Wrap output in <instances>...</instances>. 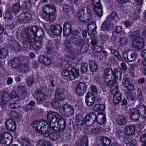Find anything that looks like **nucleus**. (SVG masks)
<instances>
[{
  "label": "nucleus",
  "instance_id": "f257e3e1",
  "mask_svg": "<svg viewBox=\"0 0 146 146\" xmlns=\"http://www.w3.org/2000/svg\"><path fill=\"white\" fill-rule=\"evenodd\" d=\"M112 69L108 68L104 70L102 76L103 81L106 85L111 88V93L114 92V91L118 90L117 84L112 76Z\"/></svg>",
  "mask_w": 146,
  "mask_h": 146
},
{
  "label": "nucleus",
  "instance_id": "f03ea898",
  "mask_svg": "<svg viewBox=\"0 0 146 146\" xmlns=\"http://www.w3.org/2000/svg\"><path fill=\"white\" fill-rule=\"evenodd\" d=\"M47 121L44 120L39 121H34L31 124L33 127L35 128L37 132L41 133L44 137H49V133L51 130L48 125Z\"/></svg>",
  "mask_w": 146,
  "mask_h": 146
},
{
  "label": "nucleus",
  "instance_id": "7ed1b4c3",
  "mask_svg": "<svg viewBox=\"0 0 146 146\" xmlns=\"http://www.w3.org/2000/svg\"><path fill=\"white\" fill-rule=\"evenodd\" d=\"M27 30L32 36H34L33 38L35 40L36 36L42 38L44 36L43 30L35 25L33 26L32 28L30 27L27 28Z\"/></svg>",
  "mask_w": 146,
  "mask_h": 146
},
{
  "label": "nucleus",
  "instance_id": "20e7f679",
  "mask_svg": "<svg viewBox=\"0 0 146 146\" xmlns=\"http://www.w3.org/2000/svg\"><path fill=\"white\" fill-rule=\"evenodd\" d=\"M13 137L9 132H5L0 135V146H8L12 143Z\"/></svg>",
  "mask_w": 146,
  "mask_h": 146
},
{
  "label": "nucleus",
  "instance_id": "39448f33",
  "mask_svg": "<svg viewBox=\"0 0 146 146\" xmlns=\"http://www.w3.org/2000/svg\"><path fill=\"white\" fill-rule=\"evenodd\" d=\"M60 112L66 117H69L74 113L73 108L68 104H64L60 109Z\"/></svg>",
  "mask_w": 146,
  "mask_h": 146
},
{
  "label": "nucleus",
  "instance_id": "423d86ee",
  "mask_svg": "<svg viewBox=\"0 0 146 146\" xmlns=\"http://www.w3.org/2000/svg\"><path fill=\"white\" fill-rule=\"evenodd\" d=\"M137 55L135 51L133 50H129L123 53L122 60L127 62L132 61L135 59Z\"/></svg>",
  "mask_w": 146,
  "mask_h": 146
},
{
  "label": "nucleus",
  "instance_id": "0eeeda50",
  "mask_svg": "<svg viewBox=\"0 0 146 146\" xmlns=\"http://www.w3.org/2000/svg\"><path fill=\"white\" fill-rule=\"evenodd\" d=\"M55 98L58 100L62 101L64 100L68 94L67 91L62 88H57L55 92Z\"/></svg>",
  "mask_w": 146,
  "mask_h": 146
},
{
  "label": "nucleus",
  "instance_id": "6e6552de",
  "mask_svg": "<svg viewBox=\"0 0 146 146\" xmlns=\"http://www.w3.org/2000/svg\"><path fill=\"white\" fill-rule=\"evenodd\" d=\"M25 34L26 35V37H27V40L24 41L23 42V45L25 48L29 49L32 47L33 43L35 40L34 38V36H31L27 31H25Z\"/></svg>",
  "mask_w": 146,
  "mask_h": 146
},
{
  "label": "nucleus",
  "instance_id": "1a4fd4ad",
  "mask_svg": "<svg viewBox=\"0 0 146 146\" xmlns=\"http://www.w3.org/2000/svg\"><path fill=\"white\" fill-rule=\"evenodd\" d=\"M132 44L133 47L138 50L142 49L143 46L144 40L140 36H137L132 40Z\"/></svg>",
  "mask_w": 146,
  "mask_h": 146
},
{
  "label": "nucleus",
  "instance_id": "9d476101",
  "mask_svg": "<svg viewBox=\"0 0 146 146\" xmlns=\"http://www.w3.org/2000/svg\"><path fill=\"white\" fill-rule=\"evenodd\" d=\"M96 115L94 112H92L86 116L85 117V123L89 126L92 125L96 121Z\"/></svg>",
  "mask_w": 146,
  "mask_h": 146
},
{
  "label": "nucleus",
  "instance_id": "9b49d317",
  "mask_svg": "<svg viewBox=\"0 0 146 146\" xmlns=\"http://www.w3.org/2000/svg\"><path fill=\"white\" fill-rule=\"evenodd\" d=\"M85 98L86 103L88 106H90L94 104L95 101V98L92 92H88L86 95Z\"/></svg>",
  "mask_w": 146,
  "mask_h": 146
},
{
  "label": "nucleus",
  "instance_id": "f8f14e48",
  "mask_svg": "<svg viewBox=\"0 0 146 146\" xmlns=\"http://www.w3.org/2000/svg\"><path fill=\"white\" fill-rule=\"evenodd\" d=\"M87 86L86 84L84 82H81L77 86L76 90V93L79 96L83 95L85 92Z\"/></svg>",
  "mask_w": 146,
  "mask_h": 146
},
{
  "label": "nucleus",
  "instance_id": "ddd939ff",
  "mask_svg": "<svg viewBox=\"0 0 146 146\" xmlns=\"http://www.w3.org/2000/svg\"><path fill=\"white\" fill-rule=\"evenodd\" d=\"M31 15L28 13H23L18 16L17 19L21 23H27L28 21L31 18Z\"/></svg>",
  "mask_w": 146,
  "mask_h": 146
},
{
  "label": "nucleus",
  "instance_id": "4468645a",
  "mask_svg": "<svg viewBox=\"0 0 146 146\" xmlns=\"http://www.w3.org/2000/svg\"><path fill=\"white\" fill-rule=\"evenodd\" d=\"M7 129L11 131H14L16 130V125L15 122L12 119L7 120L5 123Z\"/></svg>",
  "mask_w": 146,
  "mask_h": 146
},
{
  "label": "nucleus",
  "instance_id": "2eb2a0df",
  "mask_svg": "<svg viewBox=\"0 0 146 146\" xmlns=\"http://www.w3.org/2000/svg\"><path fill=\"white\" fill-rule=\"evenodd\" d=\"M50 29L53 35L57 36H59L62 32V26L59 25L51 26Z\"/></svg>",
  "mask_w": 146,
  "mask_h": 146
},
{
  "label": "nucleus",
  "instance_id": "dca6fc26",
  "mask_svg": "<svg viewBox=\"0 0 146 146\" xmlns=\"http://www.w3.org/2000/svg\"><path fill=\"white\" fill-rule=\"evenodd\" d=\"M84 10V8L80 9L77 13V16L78 19L80 21L83 22L84 23H88L87 19L86 20L85 19L87 18V16L85 14Z\"/></svg>",
  "mask_w": 146,
  "mask_h": 146
},
{
  "label": "nucleus",
  "instance_id": "f3484780",
  "mask_svg": "<svg viewBox=\"0 0 146 146\" xmlns=\"http://www.w3.org/2000/svg\"><path fill=\"white\" fill-rule=\"evenodd\" d=\"M43 12L46 14H54L56 9L53 5L50 4L45 5L42 8Z\"/></svg>",
  "mask_w": 146,
  "mask_h": 146
},
{
  "label": "nucleus",
  "instance_id": "a211bd4d",
  "mask_svg": "<svg viewBox=\"0 0 146 146\" xmlns=\"http://www.w3.org/2000/svg\"><path fill=\"white\" fill-rule=\"evenodd\" d=\"M8 44L9 46L13 51H19L20 49V44L13 40H9Z\"/></svg>",
  "mask_w": 146,
  "mask_h": 146
},
{
  "label": "nucleus",
  "instance_id": "6ab92c4d",
  "mask_svg": "<svg viewBox=\"0 0 146 146\" xmlns=\"http://www.w3.org/2000/svg\"><path fill=\"white\" fill-rule=\"evenodd\" d=\"M61 116L57 113L53 111L48 112L47 114L48 120L49 123L52 122L55 119V121H57V118H59Z\"/></svg>",
  "mask_w": 146,
  "mask_h": 146
},
{
  "label": "nucleus",
  "instance_id": "aec40b11",
  "mask_svg": "<svg viewBox=\"0 0 146 146\" xmlns=\"http://www.w3.org/2000/svg\"><path fill=\"white\" fill-rule=\"evenodd\" d=\"M71 39L74 44L77 46H81V49L82 48V46L85 44L86 42L85 39L77 38L76 37H72Z\"/></svg>",
  "mask_w": 146,
  "mask_h": 146
},
{
  "label": "nucleus",
  "instance_id": "412c9836",
  "mask_svg": "<svg viewBox=\"0 0 146 146\" xmlns=\"http://www.w3.org/2000/svg\"><path fill=\"white\" fill-rule=\"evenodd\" d=\"M113 95V102L115 104H117L121 101V95L119 93L118 90L114 91V92L111 93Z\"/></svg>",
  "mask_w": 146,
  "mask_h": 146
},
{
  "label": "nucleus",
  "instance_id": "4be33fe9",
  "mask_svg": "<svg viewBox=\"0 0 146 146\" xmlns=\"http://www.w3.org/2000/svg\"><path fill=\"white\" fill-rule=\"evenodd\" d=\"M116 121L118 125H124L127 123V118L125 115H118L116 118Z\"/></svg>",
  "mask_w": 146,
  "mask_h": 146
},
{
  "label": "nucleus",
  "instance_id": "5701e85b",
  "mask_svg": "<svg viewBox=\"0 0 146 146\" xmlns=\"http://www.w3.org/2000/svg\"><path fill=\"white\" fill-rule=\"evenodd\" d=\"M136 110L142 117L146 118V107L145 106L139 105L137 107Z\"/></svg>",
  "mask_w": 146,
  "mask_h": 146
},
{
  "label": "nucleus",
  "instance_id": "b1692460",
  "mask_svg": "<svg viewBox=\"0 0 146 146\" xmlns=\"http://www.w3.org/2000/svg\"><path fill=\"white\" fill-rule=\"evenodd\" d=\"M60 132L63 131L65 129L66 127V121L65 119L61 116L57 120Z\"/></svg>",
  "mask_w": 146,
  "mask_h": 146
},
{
  "label": "nucleus",
  "instance_id": "393cba45",
  "mask_svg": "<svg viewBox=\"0 0 146 146\" xmlns=\"http://www.w3.org/2000/svg\"><path fill=\"white\" fill-rule=\"evenodd\" d=\"M135 127L133 125L127 126L124 129L125 133L128 135H133L135 133Z\"/></svg>",
  "mask_w": 146,
  "mask_h": 146
},
{
  "label": "nucleus",
  "instance_id": "a878e982",
  "mask_svg": "<svg viewBox=\"0 0 146 146\" xmlns=\"http://www.w3.org/2000/svg\"><path fill=\"white\" fill-rule=\"evenodd\" d=\"M119 70L116 68L114 69L113 70L112 69V75L113 76V77L115 78V79L116 80H118L120 81L121 80V76L122 73L121 72L119 71Z\"/></svg>",
  "mask_w": 146,
  "mask_h": 146
},
{
  "label": "nucleus",
  "instance_id": "bb28decb",
  "mask_svg": "<svg viewBox=\"0 0 146 146\" xmlns=\"http://www.w3.org/2000/svg\"><path fill=\"white\" fill-rule=\"evenodd\" d=\"M36 94L37 96L36 100L37 102L42 103L45 101L46 96L43 93L39 91H37Z\"/></svg>",
  "mask_w": 146,
  "mask_h": 146
},
{
  "label": "nucleus",
  "instance_id": "cd10ccee",
  "mask_svg": "<svg viewBox=\"0 0 146 146\" xmlns=\"http://www.w3.org/2000/svg\"><path fill=\"white\" fill-rule=\"evenodd\" d=\"M110 22L109 19H107L102 24L101 30L103 31H108L110 30Z\"/></svg>",
  "mask_w": 146,
  "mask_h": 146
},
{
  "label": "nucleus",
  "instance_id": "c85d7f7f",
  "mask_svg": "<svg viewBox=\"0 0 146 146\" xmlns=\"http://www.w3.org/2000/svg\"><path fill=\"white\" fill-rule=\"evenodd\" d=\"M38 60L40 62L43 63L46 65H50L51 62L50 58L43 56H39Z\"/></svg>",
  "mask_w": 146,
  "mask_h": 146
},
{
  "label": "nucleus",
  "instance_id": "c756f323",
  "mask_svg": "<svg viewBox=\"0 0 146 146\" xmlns=\"http://www.w3.org/2000/svg\"><path fill=\"white\" fill-rule=\"evenodd\" d=\"M131 117L132 120L136 121L138 119L140 115L135 109H131L130 110Z\"/></svg>",
  "mask_w": 146,
  "mask_h": 146
},
{
  "label": "nucleus",
  "instance_id": "7c9ffc66",
  "mask_svg": "<svg viewBox=\"0 0 146 146\" xmlns=\"http://www.w3.org/2000/svg\"><path fill=\"white\" fill-rule=\"evenodd\" d=\"M71 73V75L70 76V79L74 80L75 78H77L79 75V70L75 68H72L70 70Z\"/></svg>",
  "mask_w": 146,
  "mask_h": 146
},
{
  "label": "nucleus",
  "instance_id": "2f4dec72",
  "mask_svg": "<svg viewBox=\"0 0 146 146\" xmlns=\"http://www.w3.org/2000/svg\"><path fill=\"white\" fill-rule=\"evenodd\" d=\"M96 119L97 122L100 124L104 123L106 121L105 115L104 114H98L96 115Z\"/></svg>",
  "mask_w": 146,
  "mask_h": 146
},
{
  "label": "nucleus",
  "instance_id": "473e14b6",
  "mask_svg": "<svg viewBox=\"0 0 146 146\" xmlns=\"http://www.w3.org/2000/svg\"><path fill=\"white\" fill-rule=\"evenodd\" d=\"M50 129L54 131H59V128L58 123L57 121H52L49 124H47Z\"/></svg>",
  "mask_w": 146,
  "mask_h": 146
},
{
  "label": "nucleus",
  "instance_id": "72a5a7b5",
  "mask_svg": "<svg viewBox=\"0 0 146 146\" xmlns=\"http://www.w3.org/2000/svg\"><path fill=\"white\" fill-rule=\"evenodd\" d=\"M18 141L22 146H33L29 140L25 138L19 139Z\"/></svg>",
  "mask_w": 146,
  "mask_h": 146
},
{
  "label": "nucleus",
  "instance_id": "f704fd0d",
  "mask_svg": "<svg viewBox=\"0 0 146 146\" xmlns=\"http://www.w3.org/2000/svg\"><path fill=\"white\" fill-rule=\"evenodd\" d=\"M105 109V106L104 104H96L93 107V110L94 111L98 112L100 111H103Z\"/></svg>",
  "mask_w": 146,
  "mask_h": 146
},
{
  "label": "nucleus",
  "instance_id": "c9c22d12",
  "mask_svg": "<svg viewBox=\"0 0 146 146\" xmlns=\"http://www.w3.org/2000/svg\"><path fill=\"white\" fill-rule=\"evenodd\" d=\"M18 70L22 73H25L29 72V68L27 65L23 64L19 66Z\"/></svg>",
  "mask_w": 146,
  "mask_h": 146
},
{
  "label": "nucleus",
  "instance_id": "e433bc0d",
  "mask_svg": "<svg viewBox=\"0 0 146 146\" xmlns=\"http://www.w3.org/2000/svg\"><path fill=\"white\" fill-rule=\"evenodd\" d=\"M90 70L92 72H96L98 68V66L95 62L93 60L89 62Z\"/></svg>",
  "mask_w": 146,
  "mask_h": 146
},
{
  "label": "nucleus",
  "instance_id": "4c0bfd02",
  "mask_svg": "<svg viewBox=\"0 0 146 146\" xmlns=\"http://www.w3.org/2000/svg\"><path fill=\"white\" fill-rule=\"evenodd\" d=\"M61 136V133L59 132L51 133L49 135V138L52 140L55 141L60 138Z\"/></svg>",
  "mask_w": 146,
  "mask_h": 146
},
{
  "label": "nucleus",
  "instance_id": "58836bf2",
  "mask_svg": "<svg viewBox=\"0 0 146 146\" xmlns=\"http://www.w3.org/2000/svg\"><path fill=\"white\" fill-rule=\"evenodd\" d=\"M56 17L54 14H46L44 17L45 20L48 22H53L55 19Z\"/></svg>",
  "mask_w": 146,
  "mask_h": 146
},
{
  "label": "nucleus",
  "instance_id": "ea45409f",
  "mask_svg": "<svg viewBox=\"0 0 146 146\" xmlns=\"http://www.w3.org/2000/svg\"><path fill=\"white\" fill-rule=\"evenodd\" d=\"M76 124L78 125H81L85 123V120L83 116L81 114H78L76 116Z\"/></svg>",
  "mask_w": 146,
  "mask_h": 146
},
{
  "label": "nucleus",
  "instance_id": "a19ab883",
  "mask_svg": "<svg viewBox=\"0 0 146 146\" xmlns=\"http://www.w3.org/2000/svg\"><path fill=\"white\" fill-rule=\"evenodd\" d=\"M19 60L17 58H13L12 61L11 66L13 68L18 69L19 65Z\"/></svg>",
  "mask_w": 146,
  "mask_h": 146
},
{
  "label": "nucleus",
  "instance_id": "79ce46f5",
  "mask_svg": "<svg viewBox=\"0 0 146 146\" xmlns=\"http://www.w3.org/2000/svg\"><path fill=\"white\" fill-rule=\"evenodd\" d=\"M100 141L102 143V144L106 146L110 145L111 141L110 139L105 137H102L100 138Z\"/></svg>",
  "mask_w": 146,
  "mask_h": 146
},
{
  "label": "nucleus",
  "instance_id": "37998d69",
  "mask_svg": "<svg viewBox=\"0 0 146 146\" xmlns=\"http://www.w3.org/2000/svg\"><path fill=\"white\" fill-rule=\"evenodd\" d=\"M8 55L7 50L5 48L0 49V58H5Z\"/></svg>",
  "mask_w": 146,
  "mask_h": 146
},
{
  "label": "nucleus",
  "instance_id": "c03bdc74",
  "mask_svg": "<svg viewBox=\"0 0 146 146\" xmlns=\"http://www.w3.org/2000/svg\"><path fill=\"white\" fill-rule=\"evenodd\" d=\"M11 98L14 101H18L19 99L18 94L15 92L13 91L10 94Z\"/></svg>",
  "mask_w": 146,
  "mask_h": 146
},
{
  "label": "nucleus",
  "instance_id": "a18cd8bd",
  "mask_svg": "<svg viewBox=\"0 0 146 146\" xmlns=\"http://www.w3.org/2000/svg\"><path fill=\"white\" fill-rule=\"evenodd\" d=\"M9 101V99L7 97L3 96L1 97L0 104L2 108H4L7 104Z\"/></svg>",
  "mask_w": 146,
  "mask_h": 146
},
{
  "label": "nucleus",
  "instance_id": "49530a36",
  "mask_svg": "<svg viewBox=\"0 0 146 146\" xmlns=\"http://www.w3.org/2000/svg\"><path fill=\"white\" fill-rule=\"evenodd\" d=\"M119 42L122 45H124L127 44V37L125 34L123 36H121Z\"/></svg>",
  "mask_w": 146,
  "mask_h": 146
},
{
  "label": "nucleus",
  "instance_id": "de8ad7c7",
  "mask_svg": "<svg viewBox=\"0 0 146 146\" xmlns=\"http://www.w3.org/2000/svg\"><path fill=\"white\" fill-rule=\"evenodd\" d=\"M94 12L98 17H100L102 15L103 13L101 6L94 7Z\"/></svg>",
  "mask_w": 146,
  "mask_h": 146
},
{
  "label": "nucleus",
  "instance_id": "09e8293b",
  "mask_svg": "<svg viewBox=\"0 0 146 146\" xmlns=\"http://www.w3.org/2000/svg\"><path fill=\"white\" fill-rule=\"evenodd\" d=\"M36 146H51V145L49 142L40 139L37 142Z\"/></svg>",
  "mask_w": 146,
  "mask_h": 146
},
{
  "label": "nucleus",
  "instance_id": "8fccbe9b",
  "mask_svg": "<svg viewBox=\"0 0 146 146\" xmlns=\"http://www.w3.org/2000/svg\"><path fill=\"white\" fill-rule=\"evenodd\" d=\"M88 140L87 136L83 137L81 139V144L77 146H88Z\"/></svg>",
  "mask_w": 146,
  "mask_h": 146
},
{
  "label": "nucleus",
  "instance_id": "3c124183",
  "mask_svg": "<svg viewBox=\"0 0 146 146\" xmlns=\"http://www.w3.org/2000/svg\"><path fill=\"white\" fill-rule=\"evenodd\" d=\"M50 104L52 107L55 109H58L60 108L59 102L54 100H52L50 102Z\"/></svg>",
  "mask_w": 146,
  "mask_h": 146
},
{
  "label": "nucleus",
  "instance_id": "603ef678",
  "mask_svg": "<svg viewBox=\"0 0 146 146\" xmlns=\"http://www.w3.org/2000/svg\"><path fill=\"white\" fill-rule=\"evenodd\" d=\"M35 102L33 101H31L26 106L25 108V111H28L32 110L35 106Z\"/></svg>",
  "mask_w": 146,
  "mask_h": 146
},
{
  "label": "nucleus",
  "instance_id": "864d4df0",
  "mask_svg": "<svg viewBox=\"0 0 146 146\" xmlns=\"http://www.w3.org/2000/svg\"><path fill=\"white\" fill-rule=\"evenodd\" d=\"M70 71L67 70H64L62 72L61 74L62 77H67L70 79V76L71 75L70 74Z\"/></svg>",
  "mask_w": 146,
  "mask_h": 146
},
{
  "label": "nucleus",
  "instance_id": "5fc2aeb1",
  "mask_svg": "<svg viewBox=\"0 0 146 146\" xmlns=\"http://www.w3.org/2000/svg\"><path fill=\"white\" fill-rule=\"evenodd\" d=\"M35 46L34 48L37 50H38L40 49L42 47V45L40 41L39 40H35L34 42Z\"/></svg>",
  "mask_w": 146,
  "mask_h": 146
},
{
  "label": "nucleus",
  "instance_id": "6e6d98bb",
  "mask_svg": "<svg viewBox=\"0 0 146 146\" xmlns=\"http://www.w3.org/2000/svg\"><path fill=\"white\" fill-rule=\"evenodd\" d=\"M111 53L119 60L122 59V57L119 54L118 52L116 50L111 48L109 49Z\"/></svg>",
  "mask_w": 146,
  "mask_h": 146
},
{
  "label": "nucleus",
  "instance_id": "4d7b16f0",
  "mask_svg": "<svg viewBox=\"0 0 146 146\" xmlns=\"http://www.w3.org/2000/svg\"><path fill=\"white\" fill-rule=\"evenodd\" d=\"M80 70L82 73L86 72L88 70V64L86 63H82L81 64Z\"/></svg>",
  "mask_w": 146,
  "mask_h": 146
},
{
  "label": "nucleus",
  "instance_id": "13d9d810",
  "mask_svg": "<svg viewBox=\"0 0 146 146\" xmlns=\"http://www.w3.org/2000/svg\"><path fill=\"white\" fill-rule=\"evenodd\" d=\"M10 117L13 119H16L17 118L18 113L15 110L10 111L9 114Z\"/></svg>",
  "mask_w": 146,
  "mask_h": 146
},
{
  "label": "nucleus",
  "instance_id": "bf43d9fd",
  "mask_svg": "<svg viewBox=\"0 0 146 146\" xmlns=\"http://www.w3.org/2000/svg\"><path fill=\"white\" fill-rule=\"evenodd\" d=\"M49 42L52 46V49H58L60 43V42L59 41H56L54 43H52L51 41Z\"/></svg>",
  "mask_w": 146,
  "mask_h": 146
},
{
  "label": "nucleus",
  "instance_id": "052dcab7",
  "mask_svg": "<svg viewBox=\"0 0 146 146\" xmlns=\"http://www.w3.org/2000/svg\"><path fill=\"white\" fill-rule=\"evenodd\" d=\"M3 17L5 19L10 20L13 18V15L8 11H7L3 14Z\"/></svg>",
  "mask_w": 146,
  "mask_h": 146
},
{
  "label": "nucleus",
  "instance_id": "680f3d73",
  "mask_svg": "<svg viewBox=\"0 0 146 146\" xmlns=\"http://www.w3.org/2000/svg\"><path fill=\"white\" fill-rule=\"evenodd\" d=\"M137 92V97L139 99V100L140 101V103H141L143 101V98L141 94V90L140 89H138Z\"/></svg>",
  "mask_w": 146,
  "mask_h": 146
},
{
  "label": "nucleus",
  "instance_id": "e2e57ef3",
  "mask_svg": "<svg viewBox=\"0 0 146 146\" xmlns=\"http://www.w3.org/2000/svg\"><path fill=\"white\" fill-rule=\"evenodd\" d=\"M88 29H94L96 30V26L95 23L93 21H91L89 23L88 25Z\"/></svg>",
  "mask_w": 146,
  "mask_h": 146
},
{
  "label": "nucleus",
  "instance_id": "0e129e2a",
  "mask_svg": "<svg viewBox=\"0 0 146 146\" xmlns=\"http://www.w3.org/2000/svg\"><path fill=\"white\" fill-rule=\"evenodd\" d=\"M127 98L130 101H135L136 100L135 95L133 93L132 94H129L127 96Z\"/></svg>",
  "mask_w": 146,
  "mask_h": 146
},
{
  "label": "nucleus",
  "instance_id": "69168bd1",
  "mask_svg": "<svg viewBox=\"0 0 146 146\" xmlns=\"http://www.w3.org/2000/svg\"><path fill=\"white\" fill-rule=\"evenodd\" d=\"M52 49V46L49 42L46 46V52L47 54L49 55L51 53Z\"/></svg>",
  "mask_w": 146,
  "mask_h": 146
},
{
  "label": "nucleus",
  "instance_id": "338daca9",
  "mask_svg": "<svg viewBox=\"0 0 146 146\" xmlns=\"http://www.w3.org/2000/svg\"><path fill=\"white\" fill-rule=\"evenodd\" d=\"M92 4L94 7H100L101 5L100 0H92Z\"/></svg>",
  "mask_w": 146,
  "mask_h": 146
},
{
  "label": "nucleus",
  "instance_id": "774afa93",
  "mask_svg": "<svg viewBox=\"0 0 146 146\" xmlns=\"http://www.w3.org/2000/svg\"><path fill=\"white\" fill-rule=\"evenodd\" d=\"M20 8V4L19 3H16L14 6L13 9V12L16 13H17L19 10Z\"/></svg>",
  "mask_w": 146,
  "mask_h": 146
}]
</instances>
